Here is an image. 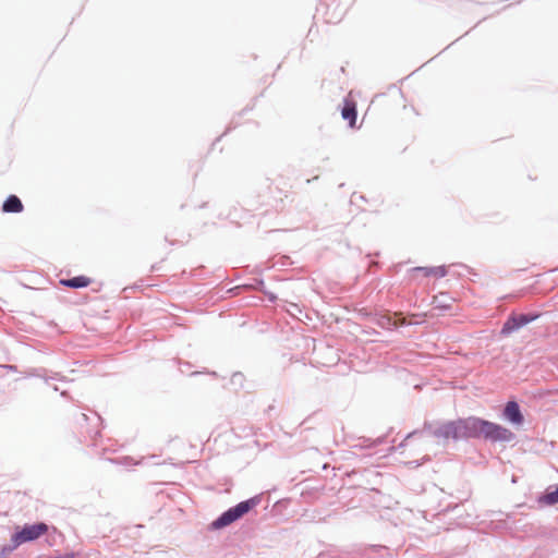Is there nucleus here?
Returning a JSON list of instances; mask_svg holds the SVG:
<instances>
[{"label":"nucleus","instance_id":"9b49d317","mask_svg":"<svg viewBox=\"0 0 558 558\" xmlns=\"http://www.w3.org/2000/svg\"><path fill=\"white\" fill-rule=\"evenodd\" d=\"M454 300L446 293H439L434 296L433 305L435 310L449 311L452 307Z\"/></svg>","mask_w":558,"mask_h":558},{"label":"nucleus","instance_id":"20e7f679","mask_svg":"<svg viewBox=\"0 0 558 558\" xmlns=\"http://www.w3.org/2000/svg\"><path fill=\"white\" fill-rule=\"evenodd\" d=\"M435 435L444 439H458L469 437L466 429V418L449 422L435 430Z\"/></svg>","mask_w":558,"mask_h":558},{"label":"nucleus","instance_id":"f03ea898","mask_svg":"<svg viewBox=\"0 0 558 558\" xmlns=\"http://www.w3.org/2000/svg\"><path fill=\"white\" fill-rule=\"evenodd\" d=\"M257 505V501L255 499H248L245 501H242L238 504L235 507L230 508L226 512H223L217 520L213 522L214 529H221L225 527L241 517H243L245 513H247L251 509H253Z\"/></svg>","mask_w":558,"mask_h":558},{"label":"nucleus","instance_id":"ddd939ff","mask_svg":"<svg viewBox=\"0 0 558 558\" xmlns=\"http://www.w3.org/2000/svg\"><path fill=\"white\" fill-rule=\"evenodd\" d=\"M405 319L403 318L400 324H404ZM380 326L384 328H397L399 326V323L397 320H392L390 317H384L380 322Z\"/></svg>","mask_w":558,"mask_h":558},{"label":"nucleus","instance_id":"0eeeda50","mask_svg":"<svg viewBox=\"0 0 558 558\" xmlns=\"http://www.w3.org/2000/svg\"><path fill=\"white\" fill-rule=\"evenodd\" d=\"M505 417L513 424L520 425L523 423V415L517 402L509 401L504 410Z\"/></svg>","mask_w":558,"mask_h":558},{"label":"nucleus","instance_id":"9d476101","mask_svg":"<svg viewBox=\"0 0 558 558\" xmlns=\"http://www.w3.org/2000/svg\"><path fill=\"white\" fill-rule=\"evenodd\" d=\"M24 206L21 199L16 195H10L2 205V210L4 213H21L23 211Z\"/></svg>","mask_w":558,"mask_h":558},{"label":"nucleus","instance_id":"39448f33","mask_svg":"<svg viewBox=\"0 0 558 558\" xmlns=\"http://www.w3.org/2000/svg\"><path fill=\"white\" fill-rule=\"evenodd\" d=\"M447 275L445 266L436 267H414L410 269V278L414 281H420L424 278L439 279Z\"/></svg>","mask_w":558,"mask_h":558},{"label":"nucleus","instance_id":"f257e3e1","mask_svg":"<svg viewBox=\"0 0 558 558\" xmlns=\"http://www.w3.org/2000/svg\"><path fill=\"white\" fill-rule=\"evenodd\" d=\"M466 429L469 437H484L493 441H510L514 437L510 429L473 416L466 418Z\"/></svg>","mask_w":558,"mask_h":558},{"label":"nucleus","instance_id":"1a4fd4ad","mask_svg":"<svg viewBox=\"0 0 558 558\" xmlns=\"http://www.w3.org/2000/svg\"><path fill=\"white\" fill-rule=\"evenodd\" d=\"M60 283L64 287L78 289L89 286L92 283V279L86 276H76L70 279H61Z\"/></svg>","mask_w":558,"mask_h":558},{"label":"nucleus","instance_id":"f8f14e48","mask_svg":"<svg viewBox=\"0 0 558 558\" xmlns=\"http://www.w3.org/2000/svg\"><path fill=\"white\" fill-rule=\"evenodd\" d=\"M541 502L546 505H555L558 502V487H556L551 492H547L544 496L541 497Z\"/></svg>","mask_w":558,"mask_h":558},{"label":"nucleus","instance_id":"6e6552de","mask_svg":"<svg viewBox=\"0 0 558 558\" xmlns=\"http://www.w3.org/2000/svg\"><path fill=\"white\" fill-rule=\"evenodd\" d=\"M341 116L349 122L351 128L355 126L356 122V104L352 99H345L341 109Z\"/></svg>","mask_w":558,"mask_h":558},{"label":"nucleus","instance_id":"423d86ee","mask_svg":"<svg viewBox=\"0 0 558 558\" xmlns=\"http://www.w3.org/2000/svg\"><path fill=\"white\" fill-rule=\"evenodd\" d=\"M535 318H536V316H529L525 314L511 315L505 323V325L501 329V332L504 335H508V333L519 329L520 327L529 324L530 322L534 320Z\"/></svg>","mask_w":558,"mask_h":558},{"label":"nucleus","instance_id":"7ed1b4c3","mask_svg":"<svg viewBox=\"0 0 558 558\" xmlns=\"http://www.w3.org/2000/svg\"><path fill=\"white\" fill-rule=\"evenodd\" d=\"M48 532V525L45 523H37L31 525H24L20 531H16L11 541L14 547H17L24 543L35 541Z\"/></svg>","mask_w":558,"mask_h":558}]
</instances>
